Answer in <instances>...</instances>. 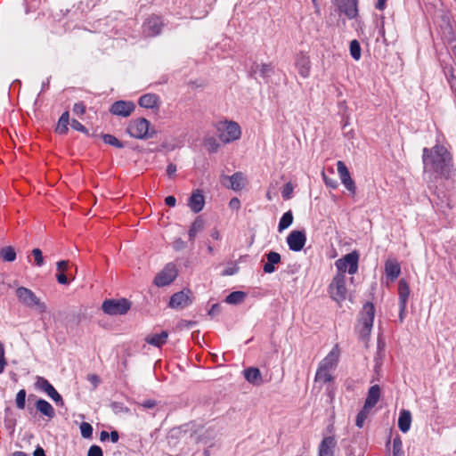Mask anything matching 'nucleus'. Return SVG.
<instances>
[{"mask_svg": "<svg viewBox=\"0 0 456 456\" xmlns=\"http://www.w3.org/2000/svg\"><path fill=\"white\" fill-rule=\"evenodd\" d=\"M423 163L442 177L450 178L453 172L452 158L448 150L440 144L423 149Z\"/></svg>", "mask_w": 456, "mask_h": 456, "instance_id": "f257e3e1", "label": "nucleus"}, {"mask_svg": "<svg viewBox=\"0 0 456 456\" xmlns=\"http://www.w3.org/2000/svg\"><path fill=\"white\" fill-rule=\"evenodd\" d=\"M126 133L133 138L146 140L153 138L156 131L151 128V123L144 118L131 120L126 127Z\"/></svg>", "mask_w": 456, "mask_h": 456, "instance_id": "f03ea898", "label": "nucleus"}, {"mask_svg": "<svg viewBox=\"0 0 456 456\" xmlns=\"http://www.w3.org/2000/svg\"><path fill=\"white\" fill-rule=\"evenodd\" d=\"M15 295L19 302L23 305L28 308H36L40 314L46 312V304L42 302L31 289L20 286L16 289Z\"/></svg>", "mask_w": 456, "mask_h": 456, "instance_id": "7ed1b4c3", "label": "nucleus"}, {"mask_svg": "<svg viewBox=\"0 0 456 456\" xmlns=\"http://www.w3.org/2000/svg\"><path fill=\"white\" fill-rule=\"evenodd\" d=\"M217 129L219 133L218 137L224 143L238 140L241 134L240 126L234 121L220 123Z\"/></svg>", "mask_w": 456, "mask_h": 456, "instance_id": "20e7f679", "label": "nucleus"}, {"mask_svg": "<svg viewBox=\"0 0 456 456\" xmlns=\"http://www.w3.org/2000/svg\"><path fill=\"white\" fill-rule=\"evenodd\" d=\"M330 297L338 303L344 301L346 297V275L338 273L329 286Z\"/></svg>", "mask_w": 456, "mask_h": 456, "instance_id": "39448f33", "label": "nucleus"}, {"mask_svg": "<svg viewBox=\"0 0 456 456\" xmlns=\"http://www.w3.org/2000/svg\"><path fill=\"white\" fill-rule=\"evenodd\" d=\"M102 308L107 314L123 315L131 308V303L126 298L108 299L102 303Z\"/></svg>", "mask_w": 456, "mask_h": 456, "instance_id": "423d86ee", "label": "nucleus"}, {"mask_svg": "<svg viewBox=\"0 0 456 456\" xmlns=\"http://www.w3.org/2000/svg\"><path fill=\"white\" fill-rule=\"evenodd\" d=\"M359 255L354 251L346 254L344 257L338 259L335 263L338 273L345 274L346 271L350 274H354L358 270Z\"/></svg>", "mask_w": 456, "mask_h": 456, "instance_id": "0eeeda50", "label": "nucleus"}, {"mask_svg": "<svg viewBox=\"0 0 456 456\" xmlns=\"http://www.w3.org/2000/svg\"><path fill=\"white\" fill-rule=\"evenodd\" d=\"M374 317H375L374 305L370 302H368L363 305L362 311L361 313V324H362L361 334H362V336L366 337L370 333L371 328L373 326Z\"/></svg>", "mask_w": 456, "mask_h": 456, "instance_id": "6e6552de", "label": "nucleus"}, {"mask_svg": "<svg viewBox=\"0 0 456 456\" xmlns=\"http://www.w3.org/2000/svg\"><path fill=\"white\" fill-rule=\"evenodd\" d=\"M177 276V269L175 264L168 263L164 269L159 273L155 279L154 284L158 287L169 285Z\"/></svg>", "mask_w": 456, "mask_h": 456, "instance_id": "1a4fd4ad", "label": "nucleus"}, {"mask_svg": "<svg viewBox=\"0 0 456 456\" xmlns=\"http://www.w3.org/2000/svg\"><path fill=\"white\" fill-rule=\"evenodd\" d=\"M192 304V293L190 289H183L175 293L169 300V306L173 309H183Z\"/></svg>", "mask_w": 456, "mask_h": 456, "instance_id": "9d476101", "label": "nucleus"}, {"mask_svg": "<svg viewBox=\"0 0 456 456\" xmlns=\"http://www.w3.org/2000/svg\"><path fill=\"white\" fill-rule=\"evenodd\" d=\"M160 17L152 15L142 25V33L145 37H152L159 35L163 28Z\"/></svg>", "mask_w": 456, "mask_h": 456, "instance_id": "9b49d317", "label": "nucleus"}, {"mask_svg": "<svg viewBox=\"0 0 456 456\" xmlns=\"http://www.w3.org/2000/svg\"><path fill=\"white\" fill-rule=\"evenodd\" d=\"M306 242V235L304 231H292L287 237V243L290 250L300 251Z\"/></svg>", "mask_w": 456, "mask_h": 456, "instance_id": "f8f14e48", "label": "nucleus"}, {"mask_svg": "<svg viewBox=\"0 0 456 456\" xmlns=\"http://www.w3.org/2000/svg\"><path fill=\"white\" fill-rule=\"evenodd\" d=\"M134 109L135 105L133 102L117 101L111 105L110 112L116 116L126 118L132 114Z\"/></svg>", "mask_w": 456, "mask_h": 456, "instance_id": "ddd939ff", "label": "nucleus"}, {"mask_svg": "<svg viewBox=\"0 0 456 456\" xmlns=\"http://www.w3.org/2000/svg\"><path fill=\"white\" fill-rule=\"evenodd\" d=\"M36 385L39 389L45 392L47 395L56 403H60L61 405L63 404L61 395L56 391V389L49 383L47 379L42 377H37Z\"/></svg>", "mask_w": 456, "mask_h": 456, "instance_id": "4468645a", "label": "nucleus"}, {"mask_svg": "<svg viewBox=\"0 0 456 456\" xmlns=\"http://www.w3.org/2000/svg\"><path fill=\"white\" fill-rule=\"evenodd\" d=\"M336 4L348 19L352 20L357 17V0H336Z\"/></svg>", "mask_w": 456, "mask_h": 456, "instance_id": "2eb2a0df", "label": "nucleus"}, {"mask_svg": "<svg viewBox=\"0 0 456 456\" xmlns=\"http://www.w3.org/2000/svg\"><path fill=\"white\" fill-rule=\"evenodd\" d=\"M295 66L298 71V74L303 78H307L310 75L311 62L309 56L304 53H299L296 56Z\"/></svg>", "mask_w": 456, "mask_h": 456, "instance_id": "dca6fc26", "label": "nucleus"}, {"mask_svg": "<svg viewBox=\"0 0 456 456\" xmlns=\"http://www.w3.org/2000/svg\"><path fill=\"white\" fill-rule=\"evenodd\" d=\"M339 354L340 350L338 348V346L336 345L328 354V355L322 361H321L318 367L331 371L337 366V363L339 359Z\"/></svg>", "mask_w": 456, "mask_h": 456, "instance_id": "f3484780", "label": "nucleus"}, {"mask_svg": "<svg viewBox=\"0 0 456 456\" xmlns=\"http://www.w3.org/2000/svg\"><path fill=\"white\" fill-rule=\"evenodd\" d=\"M188 205L194 213H199L203 209L205 200L200 191L197 190L192 192L189 199Z\"/></svg>", "mask_w": 456, "mask_h": 456, "instance_id": "a211bd4d", "label": "nucleus"}, {"mask_svg": "<svg viewBox=\"0 0 456 456\" xmlns=\"http://www.w3.org/2000/svg\"><path fill=\"white\" fill-rule=\"evenodd\" d=\"M336 444V440L333 436L323 438L319 446V456H334Z\"/></svg>", "mask_w": 456, "mask_h": 456, "instance_id": "6ab92c4d", "label": "nucleus"}, {"mask_svg": "<svg viewBox=\"0 0 456 456\" xmlns=\"http://www.w3.org/2000/svg\"><path fill=\"white\" fill-rule=\"evenodd\" d=\"M267 262L264 265L263 270L265 273H273L275 272V265L281 263V255L274 251H270L265 255Z\"/></svg>", "mask_w": 456, "mask_h": 456, "instance_id": "aec40b11", "label": "nucleus"}, {"mask_svg": "<svg viewBox=\"0 0 456 456\" xmlns=\"http://www.w3.org/2000/svg\"><path fill=\"white\" fill-rule=\"evenodd\" d=\"M385 273L391 281L397 279L401 273V266L395 259H388L385 263Z\"/></svg>", "mask_w": 456, "mask_h": 456, "instance_id": "412c9836", "label": "nucleus"}, {"mask_svg": "<svg viewBox=\"0 0 456 456\" xmlns=\"http://www.w3.org/2000/svg\"><path fill=\"white\" fill-rule=\"evenodd\" d=\"M380 397V387L379 385H373L369 388L368 395L364 403L365 408L371 409L379 402Z\"/></svg>", "mask_w": 456, "mask_h": 456, "instance_id": "4be33fe9", "label": "nucleus"}, {"mask_svg": "<svg viewBox=\"0 0 456 456\" xmlns=\"http://www.w3.org/2000/svg\"><path fill=\"white\" fill-rule=\"evenodd\" d=\"M245 379L252 385L259 386L263 383L259 369L249 367L243 370Z\"/></svg>", "mask_w": 456, "mask_h": 456, "instance_id": "5701e85b", "label": "nucleus"}, {"mask_svg": "<svg viewBox=\"0 0 456 456\" xmlns=\"http://www.w3.org/2000/svg\"><path fill=\"white\" fill-rule=\"evenodd\" d=\"M138 104L142 108L153 109L159 105V96L155 94H146L139 98Z\"/></svg>", "mask_w": 456, "mask_h": 456, "instance_id": "b1692460", "label": "nucleus"}, {"mask_svg": "<svg viewBox=\"0 0 456 456\" xmlns=\"http://www.w3.org/2000/svg\"><path fill=\"white\" fill-rule=\"evenodd\" d=\"M273 69L274 68L271 63H261L253 65L251 71L259 74L262 78L267 79L273 73Z\"/></svg>", "mask_w": 456, "mask_h": 456, "instance_id": "393cba45", "label": "nucleus"}, {"mask_svg": "<svg viewBox=\"0 0 456 456\" xmlns=\"http://www.w3.org/2000/svg\"><path fill=\"white\" fill-rule=\"evenodd\" d=\"M225 179L229 180V188L233 191H240L245 186V177L240 172H236L231 176H225Z\"/></svg>", "mask_w": 456, "mask_h": 456, "instance_id": "a878e982", "label": "nucleus"}, {"mask_svg": "<svg viewBox=\"0 0 456 456\" xmlns=\"http://www.w3.org/2000/svg\"><path fill=\"white\" fill-rule=\"evenodd\" d=\"M167 338H168L167 331L163 330L159 334L148 335L145 338V341L151 346H154L156 347H160L161 346L166 344Z\"/></svg>", "mask_w": 456, "mask_h": 456, "instance_id": "bb28decb", "label": "nucleus"}, {"mask_svg": "<svg viewBox=\"0 0 456 456\" xmlns=\"http://www.w3.org/2000/svg\"><path fill=\"white\" fill-rule=\"evenodd\" d=\"M411 424V414L408 410H402L398 419V428L403 433L410 430Z\"/></svg>", "mask_w": 456, "mask_h": 456, "instance_id": "cd10ccee", "label": "nucleus"}, {"mask_svg": "<svg viewBox=\"0 0 456 456\" xmlns=\"http://www.w3.org/2000/svg\"><path fill=\"white\" fill-rule=\"evenodd\" d=\"M36 408L39 412L48 417L49 419H53L55 416L53 407L45 399H38L36 402Z\"/></svg>", "mask_w": 456, "mask_h": 456, "instance_id": "c85d7f7f", "label": "nucleus"}, {"mask_svg": "<svg viewBox=\"0 0 456 456\" xmlns=\"http://www.w3.org/2000/svg\"><path fill=\"white\" fill-rule=\"evenodd\" d=\"M409 295V285L404 279H401L398 282L399 305H407Z\"/></svg>", "mask_w": 456, "mask_h": 456, "instance_id": "c756f323", "label": "nucleus"}, {"mask_svg": "<svg viewBox=\"0 0 456 456\" xmlns=\"http://www.w3.org/2000/svg\"><path fill=\"white\" fill-rule=\"evenodd\" d=\"M204 228V220L198 216L194 220V222L191 224V228L189 230V239L191 240H193L197 234L201 232Z\"/></svg>", "mask_w": 456, "mask_h": 456, "instance_id": "7c9ffc66", "label": "nucleus"}, {"mask_svg": "<svg viewBox=\"0 0 456 456\" xmlns=\"http://www.w3.org/2000/svg\"><path fill=\"white\" fill-rule=\"evenodd\" d=\"M69 123V111H65L61 114L59 118L56 132L60 134H64L68 131V125Z\"/></svg>", "mask_w": 456, "mask_h": 456, "instance_id": "2f4dec72", "label": "nucleus"}, {"mask_svg": "<svg viewBox=\"0 0 456 456\" xmlns=\"http://www.w3.org/2000/svg\"><path fill=\"white\" fill-rule=\"evenodd\" d=\"M246 297L247 294L243 291H233L226 297L225 302L230 305H238L243 302Z\"/></svg>", "mask_w": 456, "mask_h": 456, "instance_id": "473e14b6", "label": "nucleus"}, {"mask_svg": "<svg viewBox=\"0 0 456 456\" xmlns=\"http://www.w3.org/2000/svg\"><path fill=\"white\" fill-rule=\"evenodd\" d=\"M315 382L328 383L333 380L331 371L318 367L315 374Z\"/></svg>", "mask_w": 456, "mask_h": 456, "instance_id": "72a5a7b5", "label": "nucleus"}, {"mask_svg": "<svg viewBox=\"0 0 456 456\" xmlns=\"http://www.w3.org/2000/svg\"><path fill=\"white\" fill-rule=\"evenodd\" d=\"M293 223V214L291 210L287 211L284 213L280 219L278 230L279 232H282L283 230L289 228Z\"/></svg>", "mask_w": 456, "mask_h": 456, "instance_id": "f704fd0d", "label": "nucleus"}, {"mask_svg": "<svg viewBox=\"0 0 456 456\" xmlns=\"http://www.w3.org/2000/svg\"><path fill=\"white\" fill-rule=\"evenodd\" d=\"M0 257L3 261L12 262L16 258V252L11 246L4 247L0 249Z\"/></svg>", "mask_w": 456, "mask_h": 456, "instance_id": "c9c22d12", "label": "nucleus"}, {"mask_svg": "<svg viewBox=\"0 0 456 456\" xmlns=\"http://www.w3.org/2000/svg\"><path fill=\"white\" fill-rule=\"evenodd\" d=\"M102 137L103 142L106 144H110L118 149H121L124 147L123 142H121L117 137H115L112 134H102Z\"/></svg>", "mask_w": 456, "mask_h": 456, "instance_id": "e433bc0d", "label": "nucleus"}, {"mask_svg": "<svg viewBox=\"0 0 456 456\" xmlns=\"http://www.w3.org/2000/svg\"><path fill=\"white\" fill-rule=\"evenodd\" d=\"M350 54L355 61L361 58V46L359 42L355 39L350 42Z\"/></svg>", "mask_w": 456, "mask_h": 456, "instance_id": "4c0bfd02", "label": "nucleus"}, {"mask_svg": "<svg viewBox=\"0 0 456 456\" xmlns=\"http://www.w3.org/2000/svg\"><path fill=\"white\" fill-rule=\"evenodd\" d=\"M393 456H403V442L399 436L393 440Z\"/></svg>", "mask_w": 456, "mask_h": 456, "instance_id": "58836bf2", "label": "nucleus"}, {"mask_svg": "<svg viewBox=\"0 0 456 456\" xmlns=\"http://www.w3.org/2000/svg\"><path fill=\"white\" fill-rule=\"evenodd\" d=\"M370 410V409L365 408V406H363V408L358 412V414L356 416V419H355V425L359 428H362L363 427L364 422L368 417Z\"/></svg>", "mask_w": 456, "mask_h": 456, "instance_id": "ea45409f", "label": "nucleus"}, {"mask_svg": "<svg viewBox=\"0 0 456 456\" xmlns=\"http://www.w3.org/2000/svg\"><path fill=\"white\" fill-rule=\"evenodd\" d=\"M337 169L341 182L350 177V173L343 161L337 162Z\"/></svg>", "mask_w": 456, "mask_h": 456, "instance_id": "a19ab883", "label": "nucleus"}, {"mask_svg": "<svg viewBox=\"0 0 456 456\" xmlns=\"http://www.w3.org/2000/svg\"><path fill=\"white\" fill-rule=\"evenodd\" d=\"M16 406L20 410H23L26 404V391L25 389H20L15 399Z\"/></svg>", "mask_w": 456, "mask_h": 456, "instance_id": "79ce46f5", "label": "nucleus"}, {"mask_svg": "<svg viewBox=\"0 0 456 456\" xmlns=\"http://www.w3.org/2000/svg\"><path fill=\"white\" fill-rule=\"evenodd\" d=\"M80 432L84 438H90L93 435V428L89 423L82 422L80 424Z\"/></svg>", "mask_w": 456, "mask_h": 456, "instance_id": "37998d69", "label": "nucleus"}, {"mask_svg": "<svg viewBox=\"0 0 456 456\" xmlns=\"http://www.w3.org/2000/svg\"><path fill=\"white\" fill-rule=\"evenodd\" d=\"M293 190L294 186L292 183L290 182L287 183L281 191L282 198L284 200H289L292 197Z\"/></svg>", "mask_w": 456, "mask_h": 456, "instance_id": "c03bdc74", "label": "nucleus"}, {"mask_svg": "<svg viewBox=\"0 0 456 456\" xmlns=\"http://www.w3.org/2000/svg\"><path fill=\"white\" fill-rule=\"evenodd\" d=\"M341 183L348 190V191H350L353 195L355 194V192H356V186H355L354 181L351 178V176L349 178H347V179H345Z\"/></svg>", "mask_w": 456, "mask_h": 456, "instance_id": "a18cd8bd", "label": "nucleus"}, {"mask_svg": "<svg viewBox=\"0 0 456 456\" xmlns=\"http://www.w3.org/2000/svg\"><path fill=\"white\" fill-rule=\"evenodd\" d=\"M32 255L35 258V263L38 266H42L44 265V257L42 251L39 248H34L32 250Z\"/></svg>", "mask_w": 456, "mask_h": 456, "instance_id": "49530a36", "label": "nucleus"}, {"mask_svg": "<svg viewBox=\"0 0 456 456\" xmlns=\"http://www.w3.org/2000/svg\"><path fill=\"white\" fill-rule=\"evenodd\" d=\"M322 175L326 186L331 189H336L338 186V183L336 179L328 177L324 172H322Z\"/></svg>", "mask_w": 456, "mask_h": 456, "instance_id": "de8ad7c7", "label": "nucleus"}, {"mask_svg": "<svg viewBox=\"0 0 456 456\" xmlns=\"http://www.w3.org/2000/svg\"><path fill=\"white\" fill-rule=\"evenodd\" d=\"M70 126L74 130L79 131L84 134L88 133V130L86 128V126L76 119H72Z\"/></svg>", "mask_w": 456, "mask_h": 456, "instance_id": "09e8293b", "label": "nucleus"}, {"mask_svg": "<svg viewBox=\"0 0 456 456\" xmlns=\"http://www.w3.org/2000/svg\"><path fill=\"white\" fill-rule=\"evenodd\" d=\"M73 112L76 115L81 116L86 112V105L83 102H77L73 106Z\"/></svg>", "mask_w": 456, "mask_h": 456, "instance_id": "8fccbe9b", "label": "nucleus"}, {"mask_svg": "<svg viewBox=\"0 0 456 456\" xmlns=\"http://www.w3.org/2000/svg\"><path fill=\"white\" fill-rule=\"evenodd\" d=\"M87 456H102V450L98 445H92L88 450Z\"/></svg>", "mask_w": 456, "mask_h": 456, "instance_id": "3c124183", "label": "nucleus"}, {"mask_svg": "<svg viewBox=\"0 0 456 456\" xmlns=\"http://www.w3.org/2000/svg\"><path fill=\"white\" fill-rule=\"evenodd\" d=\"M5 365L4 349L3 344L0 342V374L4 372Z\"/></svg>", "mask_w": 456, "mask_h": 456, "instance_id": "603ef678", "label": "nucleus"}, {"mask_svg": "<svg viewBox=\"0 0 456 456\" xmlns=\"http://www.w3.org/2000/svg\"><path fill=\"white\" fill-rule=\"evenodd\" d=\"M87 380L93 385L94 389H95L101 382L100 378L96 374H88Z\"/></svg>", "mask_w": 456, "mask_h": 456, "instance_id": "864d4df0", "label": "nucleus"}, {"mask_svg": "<svg viewBox=\"0 0 456 456\" xmlns=\"http://www.w3.org/2000/svg\"><path fill=\"white\" fill-rule=\"evenodd\" d=\"M229 208L231 209L238 210L240 208V200L238 198L231 199L229 202Z\"/></svg>", "mask_w": 456, "mask_h": 456, "instance_id": "5fc2aeb1", "label": "nucleus"}, {"mask_svg": "<svg viewBox=\"0 0 456 456\" xmlns=\"http://www.w3.org/2000/svg\"><path fill=\"white\" fill-rule=\"evenodd\" d=\"M68 265H69V262L66 261V260H61L57 263V269L61 272V273H63L64 271L67 270L68 268Z\"/></svg>", "mask_w": 456, "mask_h": 456, "instance_id": "6e6d98bb", "label": "nucleus"}, {"mask_svg": "<svg viewBox=\"0 0 456 456\" xmlns=\"http://www.w3.org/2000/svg\"><path fill=\"white\" fill-rule=\"evenodd\" d=\"M406 305H399V321L401 323L403 322L405 317Z\"/></svg>", "mask_w": 456, "mask_h": 456, "instance_id": "4d7b16f0", "label": "nucleus"}, {"mask_svg": "<svg viewBox=\"0 0 456 456\" xmlns=\"http://www.w3.org/2000/svg\"><path fill=\"white\" fill-rule=\"evenodd\" d=\"M176 172V166L173 163H170L167 167V174L169 177H172Z\"/></svg>", "mask_w": 456, "mask_h": 456, "instance_id": "13d9d810", "label": "nucleus"}, {"mask_svg": "<svg viewBox=\"0 0 456 456\" xmlns=\"http://www.w3.org/2000/svg\"><path fill=\"white\" fill-rule=\"evenodd\" d=\"M56 279L60 284H68L69 281L67 276L63 273H60L56 275Z\"/></svg>", "mask_w": 456, "mask_h": 456, "instance_id": "bf43d9fd", "label": "nucleus"}, {"mask_svg": "<svg viewBox=\"0 0 456 456\" xmlns=\"http://www.w3.org/2000/svg\"><path fill=\"white\" fill-rule=\"evenodd\" d=\"M141 405L143 408L151 409V408L155 407L156 402L154 400H146V401L142 402Z\"/></svg>", "mask_w": 456, "mask_h": 456, "instance_id": "052dcab7", "label": "nucleus"}, {"mask_svg": "<svg viewBox=\"0 0 456 456\" xmlns=\"http://www.w3.org/2000/svg\"><path fill=\"white\" fill-rule=\"evenodd\" d=\"M165 202L168 207H175L176 203V200L174 196H167L165 199Z\"/></svg>", "mask_w": 456, "mask_h": 456, "instance_id": "680f3d73", "label": "nucleus"}, {"mask_svg": "<svg viewBox=\"0 0 456 456\" xmlns=\"http://www.w3.org/2000/svg\"><path fill=\"white\" fill-rule=\"evenodd\" d=\"M386 3H387V0H377V3H376V5L375 7L378 9V10H384L385 7H386Z\"/></svg>", "mask_w": 456, "mask_h": 456, "instance_id": "e2e57ef3", "label": "nucleus"}, {"mask_svg": "<svg viewBox=\"0 0 456 456\" xmlns=\"http://www.w3.org/2000/svg\"><path fill=\"white\" fill-rule=\"evenodd\" d=\"M110 438L112 443H117L119 439V435L117 431H111L110 433Z\"/></svg>", "mask_w": 456, "mask_h": 456, "instance_id": "0e129e2a", "label": "nucleus"}, {"mask_svg": "<svg viewBox=\"0 0 456 456\" xmlns=\"http://www.w3.org/2000/svg\"><path fill=\"white\" fill-rule=\"evenodd\" d=\"M33 456H45L44 449L40 446H37L34 451Z\"/></svg>", "mask_w": 456, "mask_h": 456, "instance_id": "69168bd1", "label": "nucleus"}, {"mask_svg": "<svg viewBox=\"0 0 456 456\" xmlns=\"http://www.w3.org/2000/svg\"><path fill=\"white\" fill-rule=\"evenodd\" d=\"M210 236L212 239L217 240L220 239V233L216 229L212 230Z\"/></svg>", "mask_w": 456, "mask_h": 456, "instance_id": "338daca9", "label": "nucleus"}, {"mask_svg": "<svg viewBox=\"0 0 456 456\" xmlns=\"http://www.w3.org/2000/svg\"><path fill=\"white\" fill-rule=\"evenodd\" d=\"M110 437V433H108L107 431L103 430L101 432L100 434V439L101 441H105L106 439H108Z\"/></svg>", "mask_w": 456, "mask_h": 456, "instance_id": "774afa93", "label": "nucleus"}]
</instances>
